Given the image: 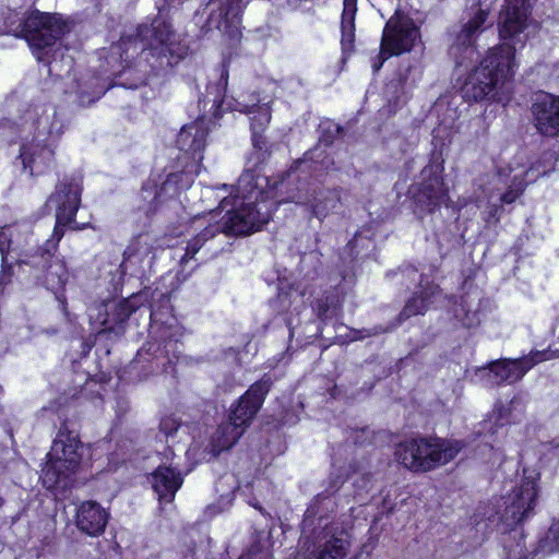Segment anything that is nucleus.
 Masks as SVG:
<instances>
[{
	"instance_id": "f257e3e1",
	"label": "nucleus",
	"mask_w": 559,
	"mask_h": 559,
	"mask_svg": "<svg viewBox=\"0 0 559 559\" xmlns=\"http://www.w3.org/2000/svg\"><path fill=\"white\" fill-rule=\"evenodd\" d=\"M527 0H506L500 12L498 28L502 43L488 51L487 57L469 74L463 87V96L471 102L509 99V82L516 68V45L523 46L528 26Z\"/></svg>"
},
{
	"instance_id": "09e8293b",
	"label": "nucleus",
	"mask_w": 559,
	"mask_h": 559,
	"mask_svg": "<svg viewBox=\"0 0 559 559\" xmlns=\"http://www.w3.org/2000/svg\"><path fill=\"white\" fill-rule=\"evenodd\" d=\"M2 502H3V500H2V498L0 497V504H2Z\"/></svg>"
},
{
	"instance_id": "49530a36",
	"label": "nucleus",
	"mask_w": 559,
	"mask_h": 559,
	"mask_svg": "<svg viewBox=\"0 0 559 559\" xmlns=\"http://www.w3.org/2000/svg\"><path fill=\"white\" fill-rule=\"evenodd\" d=\"M498 211H499V209H498V207H497V209H495V212H493L491 215H492V216H496V215H497V213H498Z\"/></svg>"
},
{
	"instance_id": "f8f14e48",
	"label": "nucleus",
	"mask_w": 559,
	"mask_h": 559,
	"mask_svg": "<svg viewBox=\"0 0 559 559\" xmlns=\"http://www.w3.org/2000/svg\"><path fill=\"white\" fill-rule=\"evenodd\" d=\"M488 12L478 9L466 22L453 27L450 33L449 53L457 66H463L466 60H472L475 55V41L485 29Z\"/></svg>"
},
{
	"instance_id": "f3484780",
	"label": "nucleus",
	"mask_w": 559,
	"mask_h": 559,
	"mask_svg": "<svg viewBox=\"0 0 559 559\" xmlns=\"http://www.w3.org/2000/svg\"><path fill=\"white\" fill-rule=\"evenodd\" d=\"M250 0H211L207 4V29L237 28L239 16Z\"/></svg>"
},
{
	"instance_id": "f704fd0d",
	"label": "nucleus",
	"mask_w": 559,
	"mask_h": 559,
	"mask_svg": "<svg viewBox=\"0 0 559 559\" xmlns=\"http://www.w3.org/2000/svg\"><path fill=\"white\" fill-rule=\"evenodd\" d=\"M546 540L549 543L551 550H559V522L550 526Z\"/></svg>"
},
{
	"instance_id": "473e14b6",
	"label": "nucleus",
	"mask_w": 559,
	"mask_h": 559,
	"mask_svg": "<svg viewBox=\"0 0 559 559\" xmlns=\"http://www.w3.org/2000/svg\"><path fill=\"white\" fill-rule=\"evenodd\" d=\"M180 423L177 418L169 416L160 420L159 429L168 438L178 431Z\"/></svg>"
},
{
	"instance_id": "9d476101",
	"label": "nucleus",
	"mask_w": 559,
	"mask_h": 559,
	"mask_svg": "<svg viewBox=\"0 0 559 559\" xmlns=\"http://www.w3.org/2000/svg\"><path fill=\"white\" fill-rule=\"evenodd\" d=\"M67 24L57 14L32 11L26 17L24 39L38 61L44 60V51L51 48L66 33Z\"/></svg>"
},
{
	"instance_id": "aec40b11",
	"label": "nucleus",
	"mask_w": 559,
	"mask_h": 559,
	"mask_svg": "<svg viewBox=\"0 0 559 559\" xmlns=\"http://www.w3.org/2000/svg\"><path fill=\"white\" fill-rule=\"evenodd\" d=\"M40 263L44 273V284L47 289L51 290L57 296L58 300H61V293L70 277L66 262L51 254L50 250L47 249L40 257Z\"/></svg>"
},
{
	"instance_id": "37998d69",
	"label": "nucleus",
	"mask_w": 559,
	"mask_h": 559,
	"mask_svg": "<svg viewBox=\"0 0 559 559\" xmlns=\"http://www.w3.org/2000/svg\"><path fill=\"white\" fill-rule=\"evenodd\" d=\"M102 94H103V91H98V92L95 93V97L99 98Z\"/></svg>"
},
{
	"instance_id": "c756f323",
	"label": "nucleus",
	"mask_w": 559,
	"mask_h": 559,
	"mask_svg": "<svg viewBox=\"0 0 559 559\" xmlns=\"http://www.w3.org/2000/svg\"><path fill=\"white\" fill-rule=\"evenodd\" d=\"M313 309L321 320L332 318L336 313L337 309L336 296L333 294L323 295L316 300Z\"/></svg>"
},
{
	"instance_id": "ddd939ff",
	"label": "nucleus",
	"mask_w": 559,
	"mask_h": 559,
	"mask_svg": "<svg viewBox=\"0 0 559 559\" xmlns=\"http://www.w3.org/2000/svg\"><path fill=\"white\" fill-rule=\"evenodd\" d=\"M419 38L414 21L399 11L386 22L381 44L385 56H397L409 51Z\"/></svg>"
},
{
	"instance_id": "4468645a",
	"label": "nucleus",
	"mask_w": 559,
	"mask_h": 559,
	"mask_svg": "<svg viewBox=\"0 0 559 559\" xmlns=\"http://www.w3.org/2000/svg\"><path fill=\"white\" fill-rule=\"evenodd\" d=\"M549 357L547 350H532L521 358L492 361L481 371L486 372L489 381L493 384L514 383L521 380L535 365L549 359Z\"/></svg>"
},
{
	"instance_id": "bb28decb",
	"label": "nucleus",
	"mask_w": 559,
	"mask_h": 559,
	"mask_svg": "<svg viewBox=\"0 0 559 559\" xmlns=\"http://www.w3.org/2000/svg\"><path fill=\"white\" fill-rule=\"evenodd\" d=\"M357 12V0H344L341 20L342 39L344 51H350L355 41V15Z\"/></svg>"
},
{
	"instance_id": "5701e85b",
	"label": "nucleus",
	"mask_w": 559,
	"mask_h": 559,
	"mask_svg": "<svg viewBox=\"0 0 559 559\" xmlns=\"http://www.w3.org/2000/svg\"><path fill=\"white\" fill-rule=\"evenodd\" d=\"M108 513L95 501L83 502L76 511V525L80 531L90 535H100L107 525Z\"/></svg>"
},
{
	"instance_id": "72a5a7b5",
	"label": "nucleus",
	"mask_w": 559,
	"mask_h": 559,
	"mask_svg": "<svg viewBox=\"0 0 559 559\" xmlns=\"http://www.w3.org/2000/svg\"><path fill=\"white\" fill-rule=\"evenodd\" d=\"M203 245H204V242L198 236L194 237L193 239H191L188 242L186 253L182 255L180 262L182 264L187 263L190 259H192L199 252V250L203 247Z\"/></svg>"
},
{
	"instance_id": "423d86ee",
	"label": "nucleus",
	"mask_w": 559,
	"mask_h": 559,
	"mask_svg": "<svg viewBox=\"0 0 559 559\" xmlns=\"http://www.w3.org/2000/svg\"><path fill=\"white\" fill-rule=\"evenodd\" d=\"M462 448V442L457 440L418 437L400 442L394 455L405 468L426 473L452 461Z\"/></svg>"
},
{
	"instance_id": "2f4dec72",
	"label": "nucleus",
	"mask_w": 559,
	"mask_h": 559,
	"mask_svg": "<svg viewBox=\"0 0 559 559\" xmlns=\"http://www.w3.org/2000/svg\"><path fill=\"white\" fill-rule=\"evenodd\" d=\"M61 57H63L61 55ZM73 68V59L71 57L62 58V60H58L55 56L53 60L48 64V73L51 75H56L58 78H63L69 75Z\"/></svg>"
},
{
	"instance_id": "b1692460",
	"label": "nucleus",
	"mask_w": 559,
	"mask_h": 559,
	"mask_svg": "<svg viewBox=\"0 0 559 559\" xmlns=\"http://www.w3.org/2000/svg\"><path fill=\"white\" fill-rule=\"evenodd\" d=\"M270 102L262 104H252L245 105V108L241 109L246 114L250 115V129H251V140L252 145L260 152H266V140L263 136V132L267 128L271 121V108L269 106Z\"/></svg>"
},
{
	"instance_id": "a19ab883",
	"label": "nucleus",
	"mask_w": 559,
	"mask_h": 559,
	"mask_svg": "<svg viewBox=\"0 0 559 559\" xmlns=\"http://www.w3.org/2000/svg\"><path fill=\"white\" fill-rule=\"evenodd\" d=\"M330 127H332L331 131H334L337 134L341 132V128L337 124H331Z\"/></svg>"
},
{
	"instance_id": "6e6552de",
	"label": "nucleus",
	"mask_w": 559,
	"mask_h": 559,
	"mask_svg": "<svg viewBox=\"0 0 559 559\" xmlns=\"http://www.w3.org/2000/svg\"><path fill=\"white\" fill-rule=\"evenodd\" d=\"M82 443L67 427H61L53 440L48 461L43 469V484L47 489L58 486L66 488L82 460Z\"/></svg>"
},
{
	"instance_id": "de8ad7c7",
	"label": "nucleus",
	"mask_w": 559,
	"mask_h": 559,
	"mask_svg": "<svg viewBox=\"0 0 559 559\" xmlns=\"http://www.w3.org/2000/svg\"><path fill=\"white\" fill-rule=\"evenodd\" d=\"M555 331H557V332H558V340H559V325H557V326L555 328Z\"/></svg>"
},
{
	"instance_id": "e433bc0d",
	"label": "nucleus",
	"mask_w": 559,
	"mask_h": 559,
	"mask_svg": "<svg viewBox=\"0 0 559 559\" xmlns=\"http://www.w3.org/2000/svg\"><path fill=\"white\" fill-rule=\"evenodd\" d=\"M117 310H118V319L120 321H124L131 313V311L129 310V308L126 304L118 305Z\"/></svg>"
},
{
	"instance_id": "a211bd4d",
	"label": "nucleus",
	"mask_w": 559,
	"mask_h": 559,
	"mask_svg": "<svg viewBox=\"0 0 559 559\" xmlns=\"http://www.w3.org/2000/svg\"><path fill=\"white\" fill-rule=\"evenodd\" d=\"M537 130L548 136L559 134V97L537 95L532 107Z\"/></svg>"
},
{
	"instance_id": "9b49d317",
	"label": "nucleus",
	"mask_w": 559,
	"mask_h": 559,
	"mask_svg": "<svg viewBox=\"0 0 559 559\" xmlns=\"http://www.w3.org/2000/svg\"><path fill=\"white\" fill-rule=\"evenodd\" d=\"M81 186L75 179L61 181L55 193L49 198L48 204L57 206L56 227L52 239L47 241V246L56 248L63 236L62 227L74 221L81 201Z\"/></svg>"
},
{
	"instance_id": "c03bdc74",
	"label": "nucleus",
	"mask_w": 559,
	"mask_h": 559,
	"mask_svg": "<svg viewBox=\"0 0 559 559\" xmlns=\"http://www.w3.org/2000/svg\"><path fill=\"white\" fill-rule=\"evenodd\" d=\"M407 271H408L409 273H412V274H415V273H416V270H415V269H408Z\"/></svg>"
},
{
	"instance_id": "79ce46f5",
	"label": "nucleus",
	"mask_w": 559,
	"mask_h": 559,
	"mask_svg": "<svg viewBox=\"0 0 559 559\" xmlns=\"http://www.w3.org/2000/svg\"><path fill=\"white\" fill-rule=\"evenodd\" d=\"M320 142H321V143H324V145H325V146H328V145H330V144H331L332 140H330V139H328V138H323V139H321V141H320Z\"/></svg>"
},
{
	"instance_id": "a18cd8bd",
	"label": "nucleus",
	"mask_w": 559,
	"mask_h": 559,
	"mask_svg": "<svg viewBox=\"0 0 559 559\" xmlns=\"http://www.w3.org/2000/svg\"><path fill=\"white\" fill-rule=\"evenodd\" d=\"M151 320L154 322L153 326L155 325V319H154V313H151Z\"/></svg>"
},
{
	"instance_id": "2eb2a0df",
	"label": "nucleus",
	"mask_w": 559,
	"mask_h": 559,
	"mask_svg": "<svg viewBox=\"0 0 559 559\" xmlns=\"http://www.w3.org/2000/svg\"><path fill=\"white\" fill-rule=\"evenodd\" d=\"M549 168L542 162L532 165L526 171L515 174L509 178L510 174L507 170H499L493 178L495 190L500 192L499 202L501 204L513 203L524 191L525 186L536 181L540 176L548 174Z\"/></svg>"
},
{
	"instance_id": "f03ea898",
	"label": "nucleus",
	"mask_w": 559,
	"mask_h": 559,
	"mask_svg": "<svg viewBox=\"0 0 559 559\" xmlns=\"http://www.w3.org/2000/svg\"><path fill=\"white\" fill-rule=\"evenodd\" d=\"M269 179L253 171H245L238 181L241 195H229L219 203L226 211L221 219L222 233L227 236H242L259 230L271 218L273 203L269 202L270 191L265 188Z\"/></svg>"
},
{
	"instance_id": "ea45409f",
	"label": "nucleus",
	"mask_w": 559,
	"mask_h": 559,
	"mask_svg": "<svg viewBox=\"0 0 559 559\" xmlns=\"http://www.w3.org/2000/svg\"><path fill=\"white\" fill-rule=\"evenodd\" d=\"M131 44H132L131 39L122 38L120 40L119 45L115 49H117V51L124 50V52L128 53L129 52V45H131ZM127 57H129V55H127Z\"/></svg>"
},
{
	"instance_id": "c85d7f7f",
	"label": "nucleus",
	"mask_w": 559,
	"mask_h": 559,
	"mask_svg": "<svg viewBox=\"0 0 559 559\" xmlns=\"http://www.w3.org/2000/svg\"><path fill=\"white\" fill-rule=\"evenodd\" d=\"M26 14L9 9L3 16L4 32L13 34L15 37L24 38V33H26Z\"/></svg>"
},
{
	"instance_id": "39448f33",
	"label": "nucleus",
	"mask_w": 559,
	"mask_h": 559,
	"mask_svg": "<svg viewBox=\"0 0 559 559\" xmlns=\"http://www.w3.org/2000/svg\"><path fill=\"white\" fill-rule=\"evenodd\" d=\"M271 385L272 379L264 376L239 397L237 405L231 408L229 420L218 426L211 439V452L214 456L230 449L238 441L245 428L262 407Z\"/></svg>"
},
{
	"instance_id": "cd10ccee",
	"label": "nucleus",
	"mask_w": 559,
	"mask_h": 559,
	"mask_svg": "<svg viewBox=\"0 0 559 559\" xmlns=\"http://www.w3.org/2000/svg\"><path fill=\"white\" fill-rule=\"evenodd\" d=\"M453 314L463 326L468 329L478 326L480 323L478 305H475L469 296L462 297L460 304H455Z\"/></svg>"
},
{
	"instance_id": "4be33fe9",
	"label": "nucleus",
	"mask_w": 559,
	"mask_h": 559,
	"mask_svg": "<svg viewBox=\"0 0 559 559\" xmlns=\"http://www.w3.org/2000/svg\"><path fill=\"white\" fill-rule=\"evenodd\" d=\"M207 134L209 127L206 122L204 120H197L181 128L177 138V145L180 151L191 154L201 160Z\"/></svg>"
},
{
	"instance_id": "1a4fd4ad",
	"label": "nucleus",
	"mask_w": 559,
	"mask_h": 559,
	"mask_svg": "<svg viewBox=\"0 0 559 559\" xmlns=\"http://www.w3.org/2000/svg\"><path fill=\"white\" fill-rule=\"evenodd\" d=\"M538 487L534 476L521 478L506 496L501 498L498 514L508 526L513 527L532 515L537 501Z\"/></svg>"
},
{
	"instance_id": "4c0bfd02",
	"label": "nucleus",
	"mask_w": 559,
	"mask_h": 559,
	"mask_svg": "<svg viewBox=\"0 0 559 559\" xmlns=\"http://www.w3.org/2000/svg\"><path fill=\"white\" fill-rule=\"evenodd\" d=\"M391 56H385L383 53V48H382V44L380 45V53H379V61L378 62H374L372 68L373 70L377 72L380 70V68L382 67L383 62L390 58Z\"/></svg>"
},
{
	"instance_id": "20e7f679",
	"label": "nucleus",
	"mask_w": 559,
	"mask_h": 559,
	"mask_svg": "<svg viewBox=\"0 0 559 559\" xmlns=\"http://www.w3.org/2000/svg\"><path fill=\"white\" fill-rule=\"evenodd\" d=\"M332 504L326 497L318 496L307 509L301 523V537L317 547L316 559H345L349 551L348 535L323 514Z\"/></svg>"
},
{
	"instance_id": "c9c22d12",
	"label": "nucleus",
	"mask_w": 559,
	"mask_h": 559,
	"mask_svg": "<svg viewBox=\"0 0 559 559\" xmlns=\"http://www.w3.org/2000/svg\"><path fill=\"white\" fill-rule=\"evenodd\" d=\"M222 233L221 221L215 224L206 226L198 237L205 243L209 239L213 238L216 234Z\"/></svg>"
},
{
	"instance_id": "7c9ffc66",
	"label": "nucleus",
	"mask_w": 559,
	"mask_h": 559,
	"mask_svg": "<svg viewBox=\"0 0 559 559\" xmlns=\"http://www.w3.org/2000/svg\"><path fill=\"white\" fill-rule=\"evenodd\" d=\"M309 162L314 163V164H320V167L316 166L314 170L328 169L333 164V162L328 157V155H325V152L321 147V145H318L314 148L305 153V156L299 162V165L302 166Z\"/></svg>"
},
{
	"instance_id": "6ab92c4d",
	"label": "nucleus",
	"mask_w": 559,
	"mask_h": 559,
	"mask_svg": "<svg viewBox=\"0 0 559 559\" xmlns=\"http://www.w3.org/2000/svg\"><path fill=\"white\" fill-rule=\"evenodd\" d=\"M424 181L420 183L415 200L427 211L431 212L448 200V192L440 176L436 175L432 166H427L421 171Z\"/></svg>"
},
{
	"instance_id": "dca6fc26",
	"label": "nucleus",
	"mask_w": 559,
	"mask_h": 559,
	"mask_svg": "<svg viewBox=\"0 0 559 559\" xmlns=\"http://www.w3.org/2000/svg\"><path fill=\"white\" fill-rule=\"evenodd\" d=\"M340 199L337 189L308 187L294 194L290 201L306 206L314 217L322 219L336 207Z\"/></svg>"
},
{
	"instance_id": "412c9836",
	"label": "nucleus",
	"mask_w": 559,
	"mask_h": 559,
	"mask_svg": "<svg viewBox=\"0 0 559 559\" xmlns=\"http://www.w3.org/2000/svg\"><path fill=\"white\" fill-rule=\"evenodd\" d=\"M151 483L159 501L171 502L182 486L183 477L176 467L159 465L151 474Z\"/></svg>"
},
{
	"instance_id": "0eeeda50",
	"label": "nucleus",
	"mask_w": 559,
	"mask_h": 559,
	"mask_svg": "<svg viewBox=\"0 0 559 559\" xmlns=\"http://www.w3.org/2000/svg\"><path fill=\"white\" fill-rule=\"evenodd\" d=\"M27 120H32L36 126L37 133L35 140L21 147L20 158L25 169L29 168L31 174L40 173L53 156L51 143H45L49 139L58 138L62 133L63 126L56 117L52 108L45 106H35L27 111Z\"/></svg>"
},
{
	"instance_id": "a878e982",
	"label": "nucleus",
	"mask_w": 559,
	"mask_h": 559,
	"mask_svg": "<svg viewBox=\"0 0 559 559\" xmlns=\"http://www.w3.org/2000/svg\"><path fill=\"white\" fill-rule=\"evenodd\" d=\"M15 228L13 226L0 227V258L1 274L0 281L7 275V270L15 262H19V247L13 239Z\"/></svg>"
},
{
	"instance_id": "393cba45",
	"label": "nucleus",
	"mask_w": 559,
	"mask_h": 559,
	"mask_svg": "<svg viewBox=\"0 0 559 559\" xmlns=\"http://www.w3.org/2000/svg\"><path fill=\"white\" fill-rule=\"evenodd\" d=\"M440 293V289L435 284L424 285L420 282V289L416 292L411 299L406 302L405 307L400 313V320L409 319L413 316L424 314L435 298Z\"/></svg>"
},
{
	"instance_id": "7ed1b4c3",
	"label": "nucleus",
	"mask_w": 559,
	"mask_h": 559,
	"mask_svg": "<svg viewBox=\"0 0 559 559\" xmlns=\"http://www.w3.org/2000/svg\"><path fill=\"white\" fill-rule=\"evenodd\" d=\"M141 49L139 69H127L120 73L121 85L136 88L146 84L144 75L150 67L154 73L171 68L187 55V47L181 45L169 23L162 17L153 20L150 25H140L134 41V50Z\"/></svg>"
},
{
	"instance_id": "58836bf2",
	"label": "nucleus",
	"mask_w": 559,
	"mask_h": 559,
	"mask_svg": "<svg viewBox=\"0 0 559 559\" xmlns=\"http://www.w3.org/2000/svg\"><path fill=\"white\" fill-rule=\"evenodd\" d=\"M259 552L260 548L257 545H252L248 552L241 556V559H255Z\"/></svg>"
}]
</instances>
